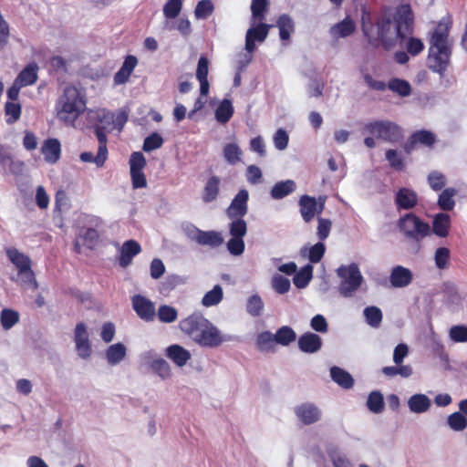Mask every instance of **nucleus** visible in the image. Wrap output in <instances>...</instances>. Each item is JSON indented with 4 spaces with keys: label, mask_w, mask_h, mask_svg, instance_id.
I'll list each match as a JSON object with an SVG mask.
<instances>
[{
    "label": "nucleus",
    "mask_w": 467,
    "mask_h": 467,
    "mask_svg": "<svg viewBox=\"0 0 467 467\" xmlns=\"http://www.w3.org/2000/svg\"><path fill=\"white\" fill-rule=\"evenodd\" d=\"M86 109L84 94L74 86L66 87L57 101L58 119L66 125L73 126Z\"/></svg>",
    "instance_id": "obj_1"
},
{
    "label": "nucleus",
    "mask_w": 467,
    "mask_h": 467,
    "mask_svg": "<svg viewBox=\"0 0 467 467\" xmlns=\"http://www.w3.org/2000/svg\"><path fill=\"white\" fill-rule=\"evenodd\" d=\"M398 227L410 244V253L416 254L421 250V242L431 234V225L413 213H408L398 221Z\"/></svg>",
    "instance_id": "obj_2"
},
{
    "label": "nucleus",
    "mask_w": 467,
    "mask_h": 467,
    "mask_svg": "<svg viewBox=\"0 0 467 467\" xmlns=\"http://www.w3.org/2000/svg\"><path fill=\"white\" fill-rule=\"evenodd\" d=\"M397 29V26L390 17H383L377 23L376 36L373 34L372 27H368L365 23H363L362 26L363 33L368 37V42L371 45L376 46L377 42L380 41L386 49L391 48L395 45L397 39H400L401 41L405 40V38H402L400 31H398Z\"/></svg>",
    "instance_id": "obj_3"
},
{
    "label": "nucleus",
    "mask_w": 467,
    "mask_h": 467,
    "mask_svg": "<svg viewBox=\"0 0 467 467\" xmlns=\"http://www.w3.org/2000/svg\"><path fill=\"white\" fill-rule=\"evenodd\" d=\"M336 273L341 279L338 285L339 294L346 298L352 297L364 281L358 264L342 265L337 267Z\"/></svg>",
    "instance_id": "obj_4"
},
{
    "label": "nucleus",
    "mask_w": 467,
    "mask_h": 467,
    "mask_svg": "<svg viewBox=\"0 0 467 467\" xmlns=\"http://www.w3.org/2000/svg\"><path fill=\"white\" fill-rule=\"evenodd\" d=\"M363 133L374 136L376 139L391 144L403 140V130L390 120H375L368 122L363 127Z\"/></svg>",
    "instance_id": "obj_5"
},
{
    "label": "nucleus",
    "mask_w": 467,
    "mask_h": 467,
    "mask_svg": "<svg viewBox=\"0 0 467 467\" xmlns=\"http://www.w3.org/2000/svg\"><path fill=\"white\" fill-rule=\"evenodd\" d=\"M235 340H237L236 336L223 333L213 322L208 320L195 343L202 348H215L223 343Z\"/></svg>",
    "instance_id": "obj_6"
},
{
    "label": "nucleus",
    "mask_w": 467,
    "mask_h": 467,
    "mask_svg": "<svg viewBox=\"0 0 467 467\" xmlns=\"http://www.w3.org/2000/svg\"><path fill=\"white\" fill-rule=\"evenodd\" d=\"M451 46L430 45L427 58L428 67L434 73L443 77L451 60Z\"/></svg>",
    "instance_id": "obj_7"
},
{
    "label": "nucleus",
    "mask_w": 467,
    "mask_h": 467,
    "mask_svg": "<svg viewBox=\"0 0 467 467\" xmlns=\"http://www.w3.org/2000/svg\"><path fill=\"white\" fill-rule=\"evenodd\" d=\"M228 231L231 235L226 243L228 252L234 256L243 254L245 249L244 237L247 234L246 222L244 220L231 221L228 223Z\"/></svg>",
    "instance_id": "obj_8"
},
{
    "label": "nucleus",
    "mask_w": 467,
    "mask_h": 467,
    "mask_svg": "<svg viewBox=\"0 0 467 467\" xmlns=\"http://www.w3.org/2000/svg\"><path fill=\"white\" fill-rule=\"evenodd\" d=\"M208 320L201 312H193L179 322V328L195 343Z\"/></svg>",
    "instance_id": "obj_9"
},
{
    "label": "nucleus",
    "mask_w": 467,
    "mask_h": 467,
    "mask_svg": "<svg viewBox=\"0 0 467 467\" xmlns=\"http://www.w3.org/2000/svg\"><path fill=\"white\" fill-rule=\"evenodd\" d=\"M294 413L297 420L303 425H312L322 418L321 409L314 402L306 401L294 408Z\"/></svg>",
    "instance_id": "obj_10"
},
{
    "label": "nucleus",
    "mask_w": 467,
    "mask_h": 467,
    "mask_svg": "<svg viewBox=\"0 0 467 467\" xmlns=\"http://www.w3.org/2000/svg\"><path fill=\"white\" fill-rule=\"evenodd\" d=\"M249 192L246 189H241L233 198L225 213L231 221L244 220L248 212Z\"/></svg>",
    "instance_id": "obj_11"
},
{
    "label": "nucleus",
    "mask_w": 467,
    "mask_h": 467,
    "mask_svg": "<svg viewBox=\"0 0 467 467\" xmlns=\"http://www.w3.org/2000/svg\"><path fill=\"white\" fill-rule=\"evenodd\" d=\"M74 343L78 356L82 359H88L92 354L91 343L88 327L85 323H77L74 330Z\"/></svg>",
    "instance_id": "obj_12"
},
{
    "label": "nucleus",
    "mask_w": 467,
    "mask_h": 467,
    "mask_svg": "<svg viewBox=\"0 0 467 467\" xmlns=\"http://www.w3.org/2000/svg\"><path fill=\"white\" fill-rule=\"evenodd\" d=\"M398 31L402 34V38L412 33L413 13L410 5H401L397 8L393 20Z\"/></svg>",
    "instance_id": "obj_13"
},
{
    "label": "nucleus",
    "mask_w": 467,
    "mask_h": 467,
    "mask_svg": "<svg viewBox=\"0 0 467 467\" xmlns=\"http://www.w3.org/2000/svg\"><path fill=\"white\" fill-rule=\"evenodd\" d=\"M132 308L138 317L145 322H152L156 317L154 303L149 298L135 295L131 297Z\"/></svg>",
    "instance_id": "obj_14"
},
{
    "label": "nucleus",
    "mask_w": 467,
    "mask_h": 467,
    "mask_svg": "<svg viewBox=\"0 0 467 467\" xmlns=\"http://www.w3.org/2000/svg\"><path fill=\"white\" fill-rule=\"evenodd\" d=\"M254 24V21L253 26L247 30L245 35V50L248 53L254 51L256 41L262 43L265 40L271 27L270 25L265 23H259L256 26Z\"/></svg>",
    "instance_id": "obj_15"
},
{
    "label": "nucleus",
    "mask_w": 467,
    "mask_h": 467,
    "mask_svg": "<svg viewBox=\"0 0 467 467\" xmlns=\"http://www.w3.org/2000/svg\"><path fill=\"white\" fill-rule=\"evenodd\" d=\"M389 281L394 288H404L409 286L413 281V274L410 269L395 265L391 268Z\"/></svg>",
    "instance_id": "obj_16"
},
{
    "label": "nucleus",
    "mask_w": 467,
    "mask_h": 467,
    "mask_svg": "<svg viewBox=\"0 0 467 467\" xmlns=\"http://www.w3.org/2000/svg\"><path fill=\"white\" fill-rule=\"evenodd\" d=\"M323 345L322 338L316 333L306 332L297 339L298 348L306 354H314L318 352Z\"/></svg>",
    "instance_id": "obj_17"
},
{
    "label": "nucleus",
    "mask_w": 467,
    "mask_h": 467,
    "mask_svg": "<svg viewBox=\"0 0 467 467\" xmlns=\"http://www.w3.org/2000/svg\"><path fill=\"white\" fill-rule=\"evenodd\" d=\"M356 28L355 21L349 16H347L340 22L333 25L328 33L333 39L337 40L350 36L356 31Z\"/></svg>",
    "instance_id": "obj_18"
},
{
    "label": "nucleus",
    "mask_w": 467,
    "mask_h": 467,
    "mask_svg": "<svg viewBox=\"0 0 467 467\" xmlns=\"http://www.w3.org/2000/svg\"><path fill=\"white\" fill-rule=\"evenodd\" d=\"M450 26L451 18L443 17L433 30L430 45L451 46L449 42Z\"/></svg>",
    "instance_id": "obj_19"
},
{
    "label": "nucleus",
    "mask_w": 467,
    "mask_h": 467,
    "mask_svg": "<svg viewBox=\"0 0 467 467\" xmlns=\"http://www.w3.org/2000/svg\"><path fill=\"white\" fill-rule=\"evenodd\" d=\"M417 203L418 195L411 189L402 187L395 194V204L398 210H410Z\"/></svg>",
    "instance_id": "obj_20"
},
{
    "label": "nucleus",
    "mask_w": 467,
    "mask_h": 467,
    "mask_svg": "<svg viewBox=\"0 0 467 467\" xmlns=\"http://www.w3.org/2000/svg\"><path fill=\"white\" fill-rule=\"evenodd\" d=\"M141 251L140 244L135 240H128L123 243L119 249V264L121 267H127L131 264L135 255Z\"/></svg>",
    "instance_id": "obj_21"
},
{
    "label": "nucleus",
    "mask_w": 467,
    "mask_h": 467,
    "mask_svg": "<svg viewBox=\"0 0 467 467\" xmlns=\"http://www.w3.org/2000/svg\"><path fill=\"white\" fill-rule=\"evenodd\" d=\"M451 224V215L447 213H439L433 217L431 233L432 232L440 238H445L449 235Z\"/></svg>",
    "instance_id": "obj_22"
},
{
    "label": "nucleus",
    "mask_w": 467,
    "mask_h": 467,
    "mask_svg": "<svg viewBox=\"0 0 467 467\" xmlns=\"http://www.w3.org/2000/svg\"><path fill=\"white\" fill-rule=\"evenodd\" d=\"M165 355L176 366L181 368L185 366L192 358L190 351L178 344L169 346L165 349Z\"/></svg>",
    "instance_id": "obj_23"
},
{
    "label": "nucleus",
    "mask_w": 467,
    "mask_h": 467,
    "mask_svg": "<svg viewBox=\"0 0 467 467\" xmlns=\"http://www.w3.org/2000/svg\"><path fill=\"white\" fill-rule=\"evenodd\" d=\"M5 254L9 261L15 265L17 272L27 270L32 266V260L30 257L15 247L6 248Z\"/></svg>",
    "instance_id": "obj_24"
},
{
    "label": "nucleus",
    "mask_w": 467,
    "mask_h": 467,
    "mask_svg": "<svg viewBox=\"0 0 467 467\" xmlns=\"http://www.w3.org/2000/svg\"><path fill=\"white\" fill-rule=\"evenodd\" d=\"M41 151L48 163H56L60 158L61 145L57 139H47L44 141Z\"/></svg>",
    "instance_id": "obj_25"
},
{
    "label": "nucleus",
    "mask_w": 467,
    "mask_h": 467,
    "mask_svg": "<svg viewBox=\"0 0 467 467\" xmlns=\"http://www.w3.org/2000/svg\"><path fill=\"white\" fill-rule=\"evenodd\" d=\"M11 280L24 289L35 291L38 288V283L36 281V275L32 269V266L27 270L17 272L16 276L11 277Z\"/></svg>",
    "instance_id": "obj_26"
},
{
    "label": "nucleus",
    "mask_w": 467,
    "mask_h": 467,
    "mask_svg": "<svg viewBox=\"0 0 467 467\" xmlns=\"http://www.w3.org/2000/svg\"><path fill=\"white\" fill-rule=\"evenodd\" d=\"M407 403L410 411L416 414H421L428 411L431 406V399L427 395L421 393L410 396Z\"/></svg>",
    "instance_id": "obj_27"
},
{
    "label": "nucleus",
    "mask_w": 467,
    "mask_h": 467,
    "mask_svg": "<svg viewBox=\"0 0 467 467\" xmlns=\"http://www.w3.org/2000/svg\"><path fill=\"white\" fill-rule=\"evenodd\" d=\"M298 205L300 208V214L304 222H311L314 219L317 212L316 198L309 195H303L299 199Z\"/></svg>",
    "instance_id": "obj_28"
},
{
    "label": "nucleus",
    "mask_w": 467,
    "mask_h": 467,
    "mask_svg": "<svg viewBox=\"0 0 467 467\" xmlns=\"http://www.w3.org/2000/svg\"><path fill=\"white\" fill-rule=\"evenodd\" d=\"M296 189V184L293 180L280 181L274 184L270 191V196L274 200H281L292 194Z\"/></svg>",
    "instance_id": "obj_29"
},
{
    "label": "nucleus",
    "mask_w": 467,
    "mask_h": 467,
    "mask_svg": "<svg viewBox=\"0 0 467 467\" xmlns=\"http://www.w3.org/2000/svg\"><path fill=\"white\" fill-rule=\"evenodd\" d=\"M126 355L127 348L120 342L110 345L105 351V358L110 366L119 364L125 358Z\"/></svg>",
    "instance_id": "obj_30"
},
{
    "label": "nucleus",
    "mask_w": 467,
    "mask_h": 467,
    "mask_svg": "<svg viewBox=\"0 0 467 467\" xmlns=\"http://www.w3.org/2000/svg\"><path fill=\"white\" fill-rule=\"evenodd\" d=\"M221 179L216 175L211 176L203 188L202 199L203 202L210 203L215 201L220 193Z\"/></svg>",
    "instance_id": "obj_31"
},
{
    "label": "nucleus",
    "mask_w": 467,
    "mask_h": 467,
    "mask_svg": "<svg viewBox=\"0 0 467 467\" xmlns=\"http://www.w3.org/2000/svg\"><path fill=\"white\" fill-rule=\"evenodd\" d=\"M325 252L326 245L322 241H320L312 246L305 245L302 247L300 254L301 256L307 258L310 263L317 264L322 260Z\"/></svg>",
    "instance_id": "obj_32"
},
{
    "label": "nucleus",
    "mask_w": 467,
    "mask_h": 467,
    "mask_svg": "<svg viewBox=\"0 0 467 467\" xmlns=\"http://www.w3.org/2000/svg\"><path fill=\"white\" fill-rule=\"evenodd\" d=\"M182 8V0H168L163 5V15L167 19L165 22V28L168 30L174 29V25L171 24L169 20L176 18Z\"/></svg>",
    "instance_id": "obj_33"
},
{
    "label": "nucleus",
    "mask_w": 467,
    "mask_h": 467,
    "mask_svg": "<svg viewBox=\"0 0 467 467\" xmlns=\"http://www.w3.org/2000/svg\"><path fill=\"white\" fill-rule=\"evenodd\" d=\"M330 377L335 383L345 389H349L354 385L352 376L339 367L334 366L330 368Z\"/></svg>",
    "instance_id": "obj_34"
},
{
    "label": "nucleus",
    "mask_w": 467,
    "mask_h": 467,
    "mask_svg": "<svg viewBox=\"0 0 467 467\" xmlns=\"http://www.w3.org/2000/svg\"><path fill=\"white\" fill-rule=\"evenodd\" d=\"M198 244L202 246H209L211 248H217L223 244V237L218 231H202L201 232Z\"/></svg>",
    "instance_id": "obj_35"
},
{
    "label": "nucleus",
    "mask_w": 467,
    "mask_h": 467,
    "mask_svg": "<svg viewBox=\"0 0 467 467\" xmlns=\"http://www.w3.org/2000/svg\"><path fill=\"white\" fill-rule=\"evenodd\" d=\"M457 190L452 187L445 188L438 196L437 205L445 212L453 210L455 206L454 196L457 194Z\"/></svg>",
    "instance_id": "obj_36"
},
{
    "label": "nucleus",
    "mask_w": 467,
    "mask_h": 467,
    "mask_svg": "<svg viewBox=\"0 0 467 467\" xmlns=\"http://www.w3.org/2000/svg\"><path fill=\"white\" fill-rule=\"evenodd\" d=\"M38 67L36 64L27 65L16 78L15 81L20 86L26 87L33 85L37 79Z\"/></svg>",
    "instance_id": "obj_37"
},
{
    "label": "nucleus",
    "mask_w": 467,
    "mask_h": 467,
    "mask_svg": "<svg viewBox=\"0 0 467 467\" xmlns=\"http://www.w3.org/2000/svg\"><path fill=\"white\" fill-rule=\"evenodd\" d=\"M265 303L257 293L251 295L246 299L245 310L249 316L258 317L263 315Z\"/></svg>",
    "instance_id": "obj_38"
},
{
    "label": "nucleus",
    "mask_w": 467,
    "mask_h": 467,
    "mask_svg": "<svg viewBox=\"0 0 467 467\" xmlns=\"http://www.w3.org/2000/svg\"><path fill=\"white\" fill-rule=\"evenodd\" d=\"M276 26L279 29V36L281 40H289L291 33L295 30V22L293 18L286 14H283L278 17Z\"/></svg>",
    "instance_id": "obj_39"
},
{
    "label": "nucleus",
    "mask_w": 467,
    "mask_h": 467,
    "mask_svg": "<svg viewBox=\"0 0 467 467\" xmlns=\"http://www.w3.org/2000/svg\"><path fill=\"white\" fill-rule=\"evenodd\" d=\"M312 277L313 266L308 264L294 274L293 283L297 288L303 289L308 285Z\"/></svg>",
    "instance_id": "obj_40"
},
{
    "label": "nucleus",
    "mask_w": 467,
    "mask_h": 467,
    "mask_svg": "<svg viewBox=\"0 0 467 467\" xmlns=\"http://www.w3.org/2000/svg\"><path fill=\"white\" fill-rule=\"evenodd\" d=\"M223 298V287L215 285L212 290L206 292L202 298V305L205 307L217 306Z\"/></svg>",
    "instance_id": "obj_41"
},
{
    "label": "nucleus",
    "mask_w": 467,
    "mask_h": 467,
    "mask_svg": "<svg viewBox=\"0 0 467 467\" xmlns=\"http://www.w3.org/2000/svg\"><path fill=\"white\" fill-rule=\"evenodd\" d=\"M368 410L375 414H379L384 410V398L380 391L374 390L368 394L367 400Z\"/></svg>",
    "instance_id": "obj_42"
},
{
    "label": "nucleus",
    "mask_w": 467,
    "mask_h": 467,
    "mask_svg": "<svg viewBox=\"0 0 467 467\" xmlns=\"http://www.w3.org/2000/svg\"><path fill=\"white\" fill-rule=\"evenodd\" d=\"M234 114V107L232 102L224 99L215 110V119L219 123L225 124L230 120Z\"/></svg>",
    "instance_id": "obj_43"
},
{
    "label": "nucleus",
    "mask_w": 467,
    "mask_h": 467,
    "mask_svg": "<svg viewBox=\"0 0 467 467\" xmlns=\"http://www.w3.org/2000/svg\"><path fill=\"white\" fill-rule=\"evenodd\" d=\"M275 343L281 346H288L296 339L294 329L288 326H283L275 334Z\"/></svg>",
    "instance_id": "obj_44"
},
{
    "label": "nucleus",
    "mask_w": 467,
    "mask_h": 467,
    "mask_svg": "<svg viewBox=\"0 0 467 467\" xmlns=\"http://www.w3.org/2000/svg\"><path fill=\"white\" fill-rule=\"evenodd\" d=\"M223 158L230 165H235L241 161L242 150L236 143H227L223 147Z\"/></svg>",
    "instance_id": "obj_45"
},
{
    "label": "nucleus",
    "mask_w": 467,
    "mask_h": 467,
    "mask_svg": "<svg viewBox=\"0 0 467 467\" xmlns=\"http://www.w3.org/2000/svg\"><path fill=\"white\" fill-rule=\"evenodd\" d=\"M388 88L401 97H408L411 93V87L407 80L392 78L389 81Z\"/></svg>",
    "instance_id": "obj_46"
},
{
    "label": "nucleus",
    "mask_w": 467,
    "mask_h": 467,
    "mask_svg": "<svg viewBox=\"0 0 467 467\" xmlns=\"http://www.w3.org/2000/svg\"><path fill=\"white\" fill-rule=\"evenodd\" d=\"M366 322L371 327H379L382 321V312L378 306H368L363 311Z\"/></svg>",
    "instance_id": "obj_47"
},
{
    "label": "nucleus",
    "mask_w": 467,
    "mask_h": 467,
    "mask_svg": "<svg viewBox=\"0 0 467 467\" xmlns=\"http://www.w3.org/2000/svg\"><path fill=\"white\" fill-rule=\"evenodd\" d=\"M156 315L161 322L170 324L177 319L178 311L171 306L161 305L159 306Z\"/></svg>",
    "instance_id": "obj_48"
},
{
    "label": "nucleus",
    "mask_w": 467,
    "mask_h": 467,
    "mask_svg": "<svg viewBox=\"0 0 467 467\" xmlns=\"http://www.w3.org/2000/svg\"><path fill=\"white\" fill-rule=\"evenodd\" d=\"M275 343V334L270 331H264L258 334L256 337V345L260 351H270Z\"/></svg>",
    "instance_id": "obj_49"
},
{
    "label": "nucleus",
    "mask_w": 467,
    "mask_h": 467,
    "mask_svg": "<svg viewBox=\"0 0 467 467\" xmlns=\"http://www.w3.org/2000/svg\"><path fill=\"white\" fill-rule=\"evenodd\" d=\"M107 126H95V133L99 142V160H101L104 155H108V148H107Z\"/></svg>",
    "instance_id": "obj_50"
},
{
    "label": "nucleus",
    "mask_w": 467,
    "mask_h": 467,
    "mask_svg": "<svg viewBox=\"0 0 467 467\" xmlns=\"http://www.w3.org/2000/svg\"><path fill=\"white\" fill-rule=\"evenodd\" d=\"M447 424L452 431H462L467 428V419L460 411H456L448 416Z\"/></svg>",
    "instance_id": "obj_51"
},
{
    "label": "nucleus",
    "mask_w": 467,
    "mask_h": 467,
    "mask_svg": "<svg viewBox=\"0 0 467 467\" xmlns=\"http://www.w3.org/2000/svg\"><path fill=\"white\" fill-rule=\"evenodd\" d=\"M0 319L4 329L8 330L19 321V315L13 309L5 308L1 311Z\"/></svg>",
    "instance_id": "obj_52"
},
{
    "label": "nucleus",
    "mask_w": 467,
    "mask_h": 467,
    "mask_svg": "<svg viewBox=\"0 0 467 467\" xmlns=\"http://www.w3.org/2000/svg\"><path fill=\"white\" fill-rule=\"evenodd\" d=\"M272 288L279 295H284L290 290L291 284L286 277L275 274L271 280Z\"/></svg>",
    "instance_id": "obj_53"
},
{
    "label": "nucleus",
    "mask_w": 467,
    "mask_h": 467,
    "mask_svg": "<svg viewBox=\"0 0 467 467\" xmlns=\"http://www.w3.org/2000/svg\"><path fill=\"white\" fill-rule=\"evenodd\" d=\"M411 136L417 144H421L427 147H431L436 141L435 135L431 131L426 130L416 131L412 133Z\"/></svg>",
    "instance_id": "obj_54"
},
{
    "label": "nucleus",
    "mask_w": 467,
    "mask_h": 467,
    "mask_svg": "<svg viewBox=\"0 0 467 467\" xmlns=\"http://www.w3.org/2000/svg\"><path fill=\"white\" fill-rule=\"evenodd\" d=\"M451 257V251L447 247H439L434 253V262L438 269L447 268Z\"/></svg>",
    "instance_id": "obj_55"
},
{
    "label": "nucleus",
    "mask_w": 467,
    "mask_h": 467,
    "mask_svg": "<svg viewBox=\"0 0 467 467\" xmlns=\"http://www.w3.org/2000/svg\"><path fill=\"white\" fill-rule=\"evenodd\" d=\"M427 181L431 189L435 192L441 191L446 184L445 175L438 171L430 172Z\"/></svg>",
    "instance_id": "obj_56"
},
{
    "label": "nucleus",
    "mask_w": 467,
    "mask_h": 467,
    "mask_svg": "<svg viewBox=\"0 0 467 467\" xmlns=\"http://www.w3.org/2000/svg\"><path fill=\"white\" fill-rule=\"evenodd\" d=\"M268 5V0H252L251 12L253 20L262 21L265 19V13Z\"/></svg>",
    "instance_id": "obj_57"
},
{
    "label": "nucleus",
    "mask_w": 467,
    "mask_h": 467,
    "mask_svg": "<svg viewBox=\"0 0 467 467\" xmlns=\"http://www.w3.org/2000/svg\"><path fill=\"white\" fill-rule=\"evenodd\" d=\"M385 158L389 161V166L395 171H400L404 170L405 163L403 158L396 150H388L385 152Z\"/></svg>",
    "instance_id": "obj_58"
},
{
    "label": "nucleus",
    "mask_w": 467,
    "mask_h": 467,
    "mask_svg": "<svg viewBox=\"0 0 467 467\" xmlns=\"http://www.w3.org/2000/svg\"><path fill=\"white\" fill-rule=\"evenodd\" d=\"M449 337L454 343L467 342V326H452L449 330Z\"/></svg>",
    "instance_id": "obj_59"
},
{
    "label": "nucleus",
    "mask_w": 467,
    "mask_h": 467,
    "mask_svg": "<svg viewBox=\"0 0 467 467\" xmlns=\"http://www.w3.org/2000/svg\"><path fill=\"white\" fill-rule=\"evenodd\" d=\"M152 371L161 379H168L171 377V369L170 364L163 358H160L151 368Z\"/></svg>",
    "instance_id": "obj_60"
},
{
    "label": "nucleus",
    "mask_w": 467,
    "mask_h": 467,
    "mask_svg": "<svg viewBox=\"0 0 467 467\" xmlns=\"http://www.w3.org/2000/svg\"><path fill=\"white\" fill-rule=\"evenodd\" d=\"M163 144V139L162 137L157 133L153 132L148 137L145 138L142 149L146 152L152 151L154 150H157L161 148Z\"/></svg>",
    "instance_id": "obj_61"
},
{
    "label": "nucleus",
    "mask_w": 467,
    "mask_h": 467,
    "mask_svg": "<svg viewBox=\"0 0 467 467\" xmlns=\"http://www.w3.org/2000/svg\"><path fill=\"white\" fill-rule=\"evenodd\" d=\"M5 111L7 116L6 122L8 124H13L20 118L21 106L19 103L7 101L5 105Z\"/></svg>",
    "instance_id": "obj_62"
},
{
    "label": "nucleus",
    "mask_w": 467,
    "mask_h": 467,
    "mask_svg": "<svg viewBox=\"0 0 467 467\" xmlns=\"http://www.w3.org/2000/svg\"><path fill=\"white\" fill-rule=\"evenodd\" d=\"M213 11V5L211 0H201L195 7L194 15L196 18L203 19L210 16Z\"/></svg>",
    "instance_id": "obj_63"
},
{
    "label": "nucleus",
    "mask_w": 467,
    "mask_h": 467,
    "mask_svg": "<svg viewBox=\"0 0 467 467\" xmlns=\"http://www.w3.org/2000/svg\"><path fill=\"white\" fill-rule=\"evenodd\" d=\"M405 39H407L406 50L410 55L413 57L418 56L424 49V44L420 38L410 36Z\"/></svg>",
    "instance_id": "obj_64"
}]
</instances>
